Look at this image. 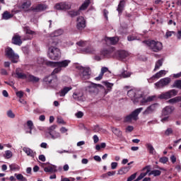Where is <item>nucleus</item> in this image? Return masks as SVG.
<instances>
[{
    "label": "nucleus",
    "mask_w": 181,
    "mask_h": 181,
    "mask_svg": "<svg viewBox=\"0 0 181 181\" xmlns=\"http://www.w3.org/2000/svg\"><path fill=\"white\" fill-rule=\"evenodd\" d=\"M127 95L131 98L133 103H141V105H146L148 103H151L152 101H155L156 100V95L148 96L146 98H144V93L142 91L132 89L127 92Z\"/></svg>",
    "instance_id": "f257e3e1"
},
{
    "label": "nucleus",
    "mask_w": 181,
    "mask_h": 181,
    "mask_svg": "<svg viewBox=\"0 0 181 181\" xmlns=\"http://www.w3.org/2000/svg\"><path fill=\"white\" fill-rule=\"evenodd\" d=\"M59 41L57 39L48 38L47 46L48 47V57L51 60H59L62 56L60 49L57 48Z\"/></svg>",
    "instance_id": "f03ea898"
},
{
    "label": "nucleus",
    "mask_w": 181,
    "mask_h": 181,
    "mask_svg": "<svg viewBox=\"0 0 181 181\" xmlns=\"http://www.w3.org/2000/svg\"><path fill=\"white\" fill-rule=\"evenodd\" d=\"M71 61L69 59H65L59 62H52V61H46L45 64L47 66H49L50 67H57L52 71L53 74H57V73H60L62 69H66L70 64Z\"/></svg>",
    "instance_id": "7ed1b4c3"
},
{
    "label": "nucleus",
    "mask_w": 181,
    "mask_h": 181,
    "mask_svg": "<svg viewBox=\"0 0 181 181\" xmlns=\"http://www.w3.org/2000/svg\"><path fill=\"white\" fill-rule=\"evenodd\" d=\"M116 54V51L114 47L109 48L108 49H103L100 52V55H96L95 57V60L100 62L103 60L105 57H114Z\"/></svg>",
    "instance_id": "20e7f679"
},
{
    "label": "nucleus",
    "mask_w": 181,
    "mask_h": 181,
    "mask_svg": "<svg viewBox=\"0 0 181 181\" xmlns=\"http://www.w3.org/2000/svg\"><path fill=\"white\" fill-rule=\"evenodd\" d=\"M144 43H146L153 52H160L163 49V45L159 41L147 40L144 41Z\"/></svg>",
    "instance_id": "39448f33"
},
{
    "label": "nucleus",
    "mask_w": 181,
    "mask_h": 181,
    "mask_svg": "<svg viewBox=\"0 0 181 181\" xmlns=\"http://www.w3.org/2000/svg\"><path fill=\"white\" fill-rule=\"evenodd\" d=\"M16 76L18 78H21L22 80H27V81H30L31 83H37L39 82V80H40L39 78L29 74H24L22 72L17 71Z\"/></svg>",
    "instance_id": "423d86ee"
},
{
    "label": "nucleus",
    "mask_w": 181,
    "mask_h": 181,
    "mask_svg": "<svg viewBox=\"0 0 181 181\" xmlns=\"http://www.w3.org/2000/svg\"><path fill=\"white\" fill-rule=\"evenodd\" d=\"M76 69L79 71L80 77L82 80H89L91 77V70H90V68L78 66Z\"/></svg>",
    "instance_id": "0eeeda50"
},
{
    "label": "nucleus",
    "mask_w": 181,
    "mask_h": 181,
    "mask_svg": "<svg viewBox=\"0 0 181 181\" xmlns=\"http://www.w3.org/2000/svg\"><path fill=\"white\" fill-rule=\"evenodd\" d=\"M55 74L52 73V74L49 76H46L44 78V81L50 87H57V84H59V81L57 80V76H54Z\"/></svg>",
    "instance_id": "6e6552de"
},
{
    "label": "nucleus",
    "mask_w": 181,
    "mask_h": 181,
    "mask_svg": "<svg viewBox=\"0 0 181 181\" xmlns=\"http://www.w3.org/2000/svg\"><path fill=\"white\" fill-rule=\"evenodd\" d=\"M143 110V107L136 109L132 114L126 117L125 122H131L132 121H136L138 119V115H139V113H141Z\"/></svg>",
    "instance_id": "1a4fd4ad"
},
{
    "label": "nucleus",
    "mask_w": 181,
    "mask_h": 181,
    "mask_svg": "<svg viewBox=\"0 0 181 181\" xmlns=\"http://www.w3.org/2000/svg\"><path fill=\"white\" fill-rule=\"evenodd\" d=\"M73 4L69 1H62L60 3H57L54 6V9L57 11H69V9H71V6Z\"/></svg>",
    "instance_id": "9d476101"
},
{
    "label": "nucleus",
    "mask_w": 181,
    "mask_h": 181,
    "mask_svg": "<svg viewBox=\"0 0 181 181\" xmlns=\"http://www.w3.org/2000/svg\"><path fill=\"white\" fill-rule=\"evenodd\" d=\"M175 95H177V90L175 89H172L159 95L158 98H160V100H169V98L175 97Z\"/></svg>",
    "instance_id": "9b49d317"
},
{
    "label": "nucleus",
    "mask_w": 181,
    "mask_h": 181,
    "mask_svg": "<svg viewBox=\"0 0 181 181\" xmlns=\"http://www.w3.org/2000/svg\"><path fill=\"white\" fill-rule=\"evenodd\" d=\"M6 56L11 59L12 63H18V60H19V55L15 54L11 47L6 49Z\"/></svg>",
    "instance_id": "f8f14e48"
},
{
    "label": "nucleus",
    "mask_w": 181,
    "mask_h": 181,
    "mask_svg": "<svg viewBox=\"0 0 181 181\" xmlns=\"http://www.w3.org/2000/svg\"><path fill=\"white\" fill-rule=\"evenodd\" d=\"M171 79L169 77L161 78L157 83H154L155 88H163V87H166L170 83Z\"/></svg>",
    "instance_id": "ddd939ff"
},
{
    "label": "nucleus",
    "mask_w": 181,
    "mask_h": 181,
    "mask_svg": "<svg viewBox=\"0 0 181 181\" xmlns=\"http://www.w3.org/2000/svg\"><path fill=\"white\" fill-rule=\"evenodd\" d=\"M163 76H166V71L165 70H160V71L157 72L153 76L148 79V83H153V81H156L160 77H163Z\"/></svg>",
    "instance_id": "4468645a"
},
{
    "label": "nucleus",
    "mask_w": 181,
    "mask_h": 181,
    "mask_svg": "<svg viewBox=\"0 0 181 181\" xmlns=\"http://www.w3.org/2000/svg\"><path fill=\"white\" fill-rule=\"evenodd\" d=\"M158 107H159V104H152L145 110V111L143 112L144 115H148V114H152V112H155V111H156V110L158 109Z\"/></svg>",
    "instance_id": "2eb2a0df"
},
{
    "label": "nucleus",
    "mask_w": 181,
    "mask_h": 181,
    "mask_svg": "<svg viewBox=\"0 0 181 181\" xmlns=\"http://www.w3.org/2000/svg\"><path fill=\"white\" fill-rule=\"evenodd\" d=\"M76 28L78 30H83L86 28V19H84V17L79 16L77 18Z\"/></svg>",
    "instance_id": "dca6fc26"
},
{
    "label": "nucleus",
    "mask_w": 181,
    "mask_h": 181,
    "mask_svg": "<svg viewBox=\"0 0 181 181\" xmlns=\"http://www.w3.org/2000/svg\"><path fill=\"white\" fill-rule=\"evenodd\" d=\"M119 41V38L118 37H106L105 38V42L106 45H117L118 42Z\"/></svg>",
    "instance_id": "f3484780"
},
{
    "label": "nucleus",
    "mask_w": 181,
    "mask_h": 181,
    "mask_svg": "<svg viewBox=\"0 0 181 181\" xmlns=\"http://www.w3.org/2000/svg\"><path fill=\"white\" fill-rule=\"evenodd\" d=\"M115 56H117L120 60H124V59H127L129 56V53L127 51L124 50H119V51H116V54Z\"/></svg>",
    "instance_id": "a211bd4d"
},
{
    "label": "nucleus",
    "mask_w": 181,
    "mask_h": 181,
    "mask_svg": "<svg viewBox=\"0 0 181 181\" xmlns=\"http://www.w3.org/2000/svg\"><path fill=\"white\" fill-rule=\"evenodd\" d=\"M143 170H146V173H141L139 176L134 180V181H139V180H142V179H144L145 177V176H146L148 175V173H149V172H151V166L148 165L146 166Z\"/></svg>",
    "instance_id": "6ab92c4d"
},
{
    "label": "nucleus",
    "mask_w": 181,
    "mask_h": 181,
    "mask_svg": "<svg viewBox=\"0 0 181 181\" xmlns=\"http://www.w3.org/2000/svg\"><path fill=\"white\" fill-rule=\"evenodd\" d=\"M32 11L34 12H42L47 9V5L46 4H38L35 7H32Z\"/></svg>",
    "instance_id": "aec40b11"
},
{
    "label": "nucleus",
    "mask_w": 181,
    "mask_h": 181,
    "mask_svg": "<svg viewBox=\"0 0 181 181\" xmlns=\"http://www.w3.org/2000/svg\"><path fill=\"white\" fill-rule=\"evenodd\" d=\"M23 151L28 156H30L31 158H35V156H36V152L28 147H24Z\"/></svg>",
    "instance_id": "412c9836"
},
{
    "label": "nucleus",
    "mask_w": 181,
    "mask_h": 181,
    "mask_svg": "<svg viewBox=\"0 0 181 181\" xmlns=\"http://www.w3.org/2000/svg\"><path fill=\"white\" fill-rule=\"evenodd\" d=\"M12 43H13V45H16L17 46H21V45H22V40L21 39V35H14L12 38Z\"/></svg>",
    "instance_id": "4be33fe9"
},
{
    "label": "nucleus",
    "mask_w": 181,
    "mask_h": 181,
    "mask_svg": "<svg viewBox=\"0 0 181 181\" xmlns=\"http://www.w3.org/2000/svg\"><path fill=\"white\" fill-rule=\"evenodd\" d=\"M60 35H63V30H57L49 35V39H56L57 40V36H60Z\"/></svg>",
    "instance_id": "5701e85b"
},
{
    "label": "nucleus",
    "mask_w": 181,
    "mask_h": 181,
    "mask_svg": "<svg viewBox=\"0 0 181 181\" xmlns=\"http://www.w3.org/2000/svg\"><path fill=\"white\" fill-rule=\"evenodd\" d=\"M44 170L47 173H54V172H57V167L56 165L45 167Z\"/></svg>",
    "instance_id": "b1692460"
},
{
    "label": "nucleus",
    "mask_w": 181,
    "mask_h": 181,
    "mask_svg": "<svg viewBox=\"0 0 181 181\" xmlns=\"http://www.w3.org/2000/svg\"><path fill=\"white\" fill-rule=\"evenodd\" d=\"M173 112V108L170 106H166L162 112L163 115H169Z\"/></svg>",
    "instance_id": "393cba45"
},
{
    "label": "nucleus",
    "mask_w": 181,
    "mask_h": 181,
    "mask_svg": "<svg viewBox=\"0 0 181 181\" xmlns=\"http://www.w3.org/2000/svg\"><path fill=\"white\" fill-rule=\"evenodd\" d=\"M90 4H91V1L90 0H85L83 4H81V6L79 7L78 11H86L90 6Z\"/></svg>",
    "instance_id": "a878e982"
},
{
    "label": "nucleus",
    "mask_w": 181,
    "mask_h": 181,
    "mask_svg": "<svg viewBox=\"0 0 181 181\" xmlns=\"http://www.w3.org/2000/svg\"><path fill=\"white\" fill-rule=\"evenodd\" d=\"M97 89V84L90 83L89 86L86 87V90L89 91V93H95V90Z\"/></svg>",
    "instance_id": "bb28decb"
},
{
    "label": "nucleus",
    "mask_w": 181,
    "mask_h": 181,
    "mask_svg": "<svg viewBox=\"0 0 181 181\" xmlns=\"http://www.w3.org/2000/svg\"><path fill=\"white\" fill-rule=\"evenodd\" d=\"M146 148H147L149 153L151 155H155L156 153V151H155V148H153V146L149 143L146 144Z\"/></svg>",
    "instance_id": "cd10ccee"
},
{
    "label": "nucleus",
    "mask_w": 181,
    "mask_h": 181,
    "mask_svg": "<svg viewBox=\"0 0 181 181\" xmlns=\"http://www.w3.org/2000/svg\"><path fill=\"white\" fill-rule=\"evenodd\" d=\"M73 88H71V86L69 87H64L62 90H61V91L59 92V95L60 97H64V95H66V94H67V93H69V91H70V90H71Z\"/></svg>",
    "instance_id": "c85d7f7f"
},
{
    "label": "nucleus",
    "mask_w": 181,
    "mask_h": 181,
    "mask_svg": "<svg viewBox=\"0 0 181 181\" xmlns=\"http://www.w3.org/2000/svg\"><path fill=\"white\" fill-rule=\"evenodd\" d=\"M69 16L71 18H75V16H78L80 15V11L77 10H71L67 12Z\"/></svg>",
    "instance_id": "c756f323"
},
{
    "label": "nucleus",
    "mask_w": 181,
    "mask_h": 181,
    "mask_svg": "<svg viewBox=\"0 0 181 181\" xmlns=\"http://www.w3.org/2000/svg\"><path fill=\"white\" fill-rule=\"evenodd\" d=\"M11 18H13V14L9 13L8 11H6L2 14V18L5 21H8V19H11Z\"/></svg>",
    "instance_id": "7c9ffc66"
},
{
    "label": "nucleus",
    "mask_w": 181,
    "mask_h": 181,
    "mask_svg": "<svg viewBox=\"0 0 181 181\" xmlns=\"http://www.w3.org/2000/svg\"><path fill=\"white\" fill-rule=\"evenodd\" d=\"M30 5H32V1H30V0H25L21 5V8L22 9H24V11H26V9L29 8Z\"/></svg>",
    "instance_id": "2f4dec72"
},
{
    "label": "nucleus",
    "mask_w": 181,
    "mask_h": 181,
    "mask_svg": "<svg viewBox=\"0 0 181 181\" xmlns=\"http://www.w3.org/2000/svg\"><path fill=\"white\" fill-rule=\"evenodd\" d=\"M181 102V96H176L173 98L170 99L168 103L169 104H176V103H180Z\"/></svg>",
    "instance_id": "473e14b6"
},
{
    "label": "nucleus",
    "mask_w": 181,
    "mask_h": 181,
    "mask_svg": "<svg viewBox=\"0 0 181 181\" xmlns=\"http://www.w3.org/2000/svg\"><path fill=\"white\" fill-rule=\"evenodd\" d=\"M27 127L29 129V132H26L27 133L28 132L29 134H32V130L35 129V125L33 124V122L32 120L27 121Z\"/></svg>",
    "instance_id": "72a5a7b5"
},
{
    "label": "nucleus",
    "mask_w": 181,
    "mask_h": 181,
    "mask_svg": "<svg viewBox=\"0 0 181 181\" xmlns=\"http://www.w3.org/2000/svg\"><path fill=\"white\" fill-rule=\"evenodd\" d=\"M130 169H131V167H130V166L122 168L118 171V175H125V173H128V172H129V170H130Z\"/></svg>",
    "instance_id": "f704fd0d"
},
{
    "label": "nucleus",
    "mask_w": 181,
    "mask_h": 181,
    "mask_svg": "<svg viewBox=\"0 0 181 181\" xmlns=\"http://www.w3.org/2000/svg\"><path fill=\"white\" fill-rule=\"evenodd\" d=\"M124 6H125V1L124 0H122L120 1L118 7H117V11L119 13H121V12H122V11H124Z\"/></svg>",
    "instance_id": "c9c22d12"
},
{
    "label": "nucleus",
    "mask_w": 181,
    "mask_h": 181,
    "mask_svg": "<svg viewBox=\"0 0 181 181\" xmlns=\"http://www.w3.org/2000/svg\"><path fill=\"white\" fill-rule=\"evenodd\" d=\"M24 31L25 32L26 35H30L28 39H32L33 37V35H36L34 31H32L30 29L28 28V27L24 28Z\"/></svg>",
    "instance_id": "e433bc0d"
},
{
    "label": "nucleus",
    "mask_w": 181,
    "mask_h": 181,
    "mask_svg": "<svg viewBox=\"0 0 181 181\" xmlns=\"http://www.w3.org/2000/svg\"><path fill=\"white\" fill-rule=\"evenodd\" d=\"M163 64V62L161 59L158 60L156 62V65H155L153 71H156L157 70H159V69H160V67H162Z\"/></svg>",
    "instance_id": "4c0bfd02"
},
{
    "label": "nucleus",
    "mask_w": 181,
    "mask_h": 181,
    "mask_svg": "<svg viewBox=\"0 0 181 181\" xmlns=\"http://www.w3.org/2000/svg\"><path fill=\"white\" fill-rule=\"evenodd\" d=\"M81 97H83V94L80 93H74L73 98L76 100L77 101H80L81 100Z\"/></svg>",
    "instance_id": "58836bf2"
},
{
    "label": "nucleus",
    "mask_w": 181,
    "mask_h": 181,
    "mask_svg": "<svg viewBox=\"0 0 181 181\" xmlns=\"http://www.w3.org/2000/svg\"><path fill=\"white\" fill-rule=\"evenodd\" d=\"M162 173V172L159 170H151L149 173V176H151V175H153L154 176H160V174Z\"/></svg>",
    "instance_id": "ea45409f"
},
{
    "label": "nucleus",
    "mask_w": 181,
    "mask_h": 181,
    "mask_svg": "<svg viewBox=\"0 0 181 181\" xmlns=\"http://www.w3.org/2000/svg\"><path fill=\"white\" fill-rule=\"evenodd\" d=\"M173 87L181 90V80H177L174 82Z\"/></svg>",
    "instance_id": "a19ab883"
},
{
    "label": "nucleus",
    "mask_w": 181,
    "mask_h": 181,
    "mask_svg": "<svg viewBox=\"0 0 181 181\" xmlns=\"http://www.w3.org/2000/svg\"><path fill=\"white\" fill-rule=\"evenodd\" d=\"M15 176H16L17 180L28 181V179H26V177H23V175L22 174H15Z\"/></svg>",
    "instance_id": "79ce46f5"
},
{
    "label": "nucleus",
    "mask_w": 181,
    "mask_h": 181,
    "mask_svg": "<svg viewBox=\"0 0 181 181\" xmlns=\"http://www.w3.org/2000/svg\"><path fill=\"white\" fill-rule=\"evenodd\" d=\"M11 170H19L21 168L17 164L13 163L9 165Z\"/></svg>",
    "instance_id": "37998d69"
},
{
    "label": "nucleus",
    "mask_w": 181,
    "mask_h": 181,
    "mask_svg": "<svg viewBox=\"0 0 181 181\" xmlns=\"http://www.w3.org/2000/svg\"><path fill=\"white\" fill-rule=\"evenodd\" d=\"M105 73H108L109 74H111V71L108 69V68L103 66L101 68L100 74L104 76Z\"/></svg>",
    "instance_id": "c03bdc74"
},
{
    "label": "nucleus",
    "mask_w": 181,
    "mask_h": 181,
    "mask_svg": "<svg viewBox=\"0 0 181 181\" xmlns=\"http://www.w3.org/2000/svg\"><path fill=\"white\" fill-rule=\"evenodd\" d=\"M112 132L114 135H116V136H121V135H122V132H120L118 129L113 128Z\"/></svg>",
    "instance_id": "a18cd8bd"
},
{
    "label": "nucleus",
    "mask_w": 181,
    "mask_h": 181,
    "mask_svg": "<svg viewBox=\"0 0 181 181\" xmlns=\"http://www.w3.org/2000/svg\"><path fill=\"white\" fill-rule=\"evenodd\" d=\"M173 35H176V33H175V31L167 30V32L165 33V37H166V39H168V37H172V36H173Z\"/></svg>",
    "instance_id": "49530a36"
},
{
    "label": "nucleus",
    "mask_w": 181,
    "mask_h": 181,
    "mask_svg": "<svg viewBox=\"0 0 181 181\" xmlns=\"http://www.w3.org/2000/svg\"><path fill=\"white\" fill-rule=\"evenodd\" d=\"M121 77H122L123 78L131 77V72L124 71L123 73L121 74Z\"/></svg>",
    "instance_id": "de8ad7c7"
},
{
    "label": "nucleus",
    "mask_w": 181,
    "mask_h": 181,
    "mask_svg": "<svg viewBox=\"0 0 181 181\" xmlns=\"http://www.w3.org/2000/svg\"><path fill=\"white\" fill-rule=\"evenodd\" d=\"M5 155L6 159H10V158L12 156V151L7 150L5 151Z\"/></svg>",
    "instance_id": "09e8293b"
},
{
    "label": "nucleus",
    "mask_w": 181,
    "mask_h": 181,
    "mask_svg": "<svg viewBox=\"0 0 181 181\" xmlns=\"http://www.w3.org/2000/svg\"><path fill=\"white\" fill-rule=\"evenodd\" d=\"M173 133V129H172V128H168L165 132V135H167V136L172 135Z\"/></svg>",
    "instance_id": "8fccbe9b"
},
{
    "label": "nucleus",
    "mask_w": 181,
    "mask_h": 181,
    "mask_svg": "<svg viewBox=\"0 0 181 181\" xmlns=\"http://www.w3.org/2000/svg\"><path fill=\"white\" fill-rule=\"evenodd\" d=\"M105 86H106V87L107 88H109L108 91H111V88H112V86H114V84L108 83V82H105Z\"/></svg>",
    "instance_id": "3c124183"
},
{
    "label": "nucleus",
    "mask_w": 181,
    "mask_h": 181,
    "mask_svg": "<svg viewBox=\"0 0 181 181\" xmlns=\"http://www.w3.org/2000/svg\"><path fill=\"white\" fill-rule=\"evenodd\" d=\"M7 115L9 118H15V114H13V112H12V110H8L7 112Z\"/></svg>",
    "instance_id": "603ef678"
},
{
    "label": "nucleus",
    "mask_w": 181,
    "mask_h": 181,
    "mask_svg": "<svg viewBox=\"0 0 181 181\" xmlns=\"http://www.w3.org/2000/svg\"><path fill=\"white\" fill-rule=\"evenodd\" d=\"M159 160L160 163H166L169 160V158H168L167 157H163L160 158Z\"/></svg>",
    "instance_id": "864d4df0"
},
{
    "label": "nucleus",
    "mask_w": 181,
    "mask_h": 181,
    "mask_svg": "<svg viewBox=\"0 0 181 181\" xmlns=\"http://www.w3.org/2000/svg\"><path fill=\"white\" fill-rule=\"evenodd\" d=\"M136 177V173H134L133 175H132L130 177H129L127 178V181H132L134 180V179H135Z\"/></svg>",
    "instance_id": "5fc2aeb1"
},
{
    "label": "nucleus",
    "mask_w": 181,
    "mask_h": 181,
    "mask_svg": "<svg viewBox=\"0 0 181 181\" xmlns=\"http://www.w3.org/2000/svg\"><path fill=\"white\" fill-rule=\"evenodd\" d=\"M57 122L58 124H62L63 125H64V124H66V122H64V120L62 117H57Z\"/></svg>",
    "instance_id": "6e6d98bb"
},
{
    "label": "nucleus",
    "mask_w": 181,
    "mask_h": 181,
    "mask_svg": "<svg viewBox=\"0 0 181 181\" xmlns=\"http://www.w3.org/2000/svg\"><path fill=\"white\" fill-rule=\"evenodd\" d=\"M127 40L129 42H132V40H136V37H135L134 35H129L127 37Z\"/></svg>",
    "instance_id": "4d7b16f0"
},
{
    "label": "nucleus",
    "mask_w": 181,
    "mask_h": 181,
    "mask_svg": "<svg viewBox=\"0 0 181 181\" xmlns=\"http://www.w3.org/2000/svg\"><path fill=\"white\" fill-rule=\"evenodd\" d=\"M37 62L39 64H43V63H45V59L42 58V57H38L37 59Z\"/></svg>",
    "instance_id": "13d9d810"
},
{
    "label": "nucleus",
    "mask_w": 181,
    "mask_h": 181,
    "mask_svg": "<svg viewBox=\"0 0 181 181\" xmlns=\"http://www.w3.org/2000/svg\"><path fill=\"white\" fill-rule=\"evenodd\" d=\"M76 118H83V115H84V114L83 113V112H78L77 113H76Z\"/></svg>",
    "instance_id": "bf43d9fd"
},
{
    "label": "nucleus",
    "mask_w": 181,
    "mask_h": 181,
    "mask_svg": "<svg viewBox=\"0 0 181 181\" xmlns=\"http://www.w3.org/2000/svg\"><path fill=\"white\" fill-rule=\"evenodd\" d=\"M38 159L41 160V162H46V157L45 155H40Z\"/></svg>",
    "instance_id": "052dcab7"
},
{
    "label": "nucleus",
    "mask_w": 181,
    "mask_h": 181,
    "mask_svg": "<svg viewBox=\"0 0 181 181\" xmlns=\"http://www.w3.org/2000/svg\"><path fill=\"white\" fill-rule=\"evenodd\" d=\"M16 94L19 98H22V97H23V92L22 90L16 92Z\"/></svg>",
    "instance_id": "680f3d73"
},
{
    "label": "nucleus",
    "mask_w": 181,
    "mask_h": 181,
    "mask_svg": "<svg viewBox=\"0 0 181 181\" xmlns=\"http://www.w3.org/2000/svg\"><path fill=\"white\" fill-rule=\"evenodd\" d=\"M93 131L95 132H100V131H101V128H100V126L96 125V126L94 127Z\"/></svg>",
    "instance_id": "e2e57ef3"
},
{
    "label": "nucleus",
    "mask_w": 181,
    "mask_h": 181,
    "mask_svg": "<svg viewBox=\"0 0 181 181\" xmlns=\"http://www.w3.org/2000/svg\"><path fill=\"white\" fill-rule=\"evenodd\" d=\"M104 75H103L101 73L99 74V76L98 77L95 78V80H96V81H100V80H103V76Z\"/></svg>",
    "instance_id": "0e129e2a"
},
{
    "label": "nucleus",
    "mask_w": 181,
    "mask_h": 181,
    "mask_svg": "<svg viewBox=\"0 0 181 181\" xmlns=\"http://www.w3.org/2000/svg\"><path fill=\"white\" fill-rule=\"evenodd\" d=\"M117 166H118V163L113 162L111 163L112 169H117Z\"/></svg>",
    "instance_id": "69168bd1"
},
{
    "label": "nucleus",
    "mask_w": 181,
    "mask_h": 181,
    "mask_svg": "<svg viewBox=\"0 0 181 181\" xmlns=\"http://www.w3.org/2000/svg\"><path fill=\"white\" fill-rule=\"evenodd\" d=\"M93 159L96 160V162H101V157H100L99 156H95L93 157Z\"/></svg>",
    "instance_id": "338daca9"
},
{
    "label": "nucleus",
    "mask_w": 181,
    "mask_h": 181,
    "mask_svg": "<svg viewBox=\"0 0 181 181\" xmlns=\"http://www.w3.org/2000/svg\"><path fill=\"white\" fill-rule=\"evenodd\" d=\"M76 45H78V46H86V42L84 41H79L76 43Z\"/></svg>",
    "instance_id": "774afa93"
}]
</instances>
